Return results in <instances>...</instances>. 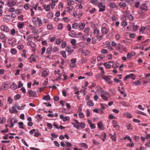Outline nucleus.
Listing matches in <instances>:
<instances>
[{"mask_svg":"<svg viewBox=\"0 0 150 150\" xmlns=\"http://www.w3.org/2000/svg\"><path fill=\"white\" fill-rule=\"evenodd\" d=\"M11 34L12 35H14L15 34V30L14 28H13L11 31Z\"/></svg>","mask_w":150,"mask_h":150,"instance_id":"63","label":"nucleus"},{"mask_svg":"<svg viewBox=\"0 0 150 150\" xmlns=\"http://www.w3.org/2000/svg\"><path fill=\"white\" fill-rule=\"evenodd\" d=\"M47 75V73L46 71H43L42 73V76L43 77H46Z\"/></svg>","mask_w":150,"mask_h":150,"instance_id":"30","label":"nucleus"},{"mask_svg":"<svg viewBox=\"0 0 150 150\" xmlns=\"http://www.w3.org/2000/svg\"><path fill=\"white\" fill-rule=\"evenodd\" d=\"M21 98V95L20 94H17L14 97V99L15 100H17Z\"/></svg>","mask_w":150,"mask_h":150,"instance_id":"38","label":"nucleus"},{"mask_svg":"<svg viewBox=\"0 0 150 150\" xmlns=\"http://www.w3.org/2000/svg\"><path fill=\"white\" fill-rule=\"evenodd\" d=\"M79 126V127H81L82 129L84 128L85 127V125L84 123L82 122L80 123L79 122V124L78 125Z\"/></svg>","mask_w":150,"mask_h":150,"instance_id":"20","label":"nucleus"},{"mask_svg":"<svg viewBox=\"0 0 150 150\" xmlns=\"http://www.w3.org/2000/svg\"><path fill=\"white\" fill-rule=\"evenodd\" d=\"M24 25V24L23 22H22L21 23H18L17 24L18 27L19 29L22 28Z\"/></svg>","mask_w":150,"mask_h":150,"instance_id":"18","label":"nucleus"},{"mask_svg":"<svg viewBox=\"0 0 150 150\" xmlns=\"http://www.w3.org/2000/svg\"><path fill=\"white\" fill-rule=\"evenodd\" d=\"M140 10L145 11L147 10V8L145 4H143L140 6Z\"/></svg>","mask_w":150,"mask_h":150,"instance_id":"6","label":"nucleus"},{"mask_svg":"<svg viewBox=\"0 0 150 150\" xmlns=\"http://www.w3.org/2000/svg\"><path fill=\"white\" fill-rule=\"evenodd\" d=\"M38 19V18H37L36 17H33L32 19V21H33V24L35 25L37 24V21Z\"/></svg>","mask_w":150,"mask_h":150,"instance_id":"22","label":"nucleus"},{"mask_svg":"<svg viewBox=\"0 0 150 150\" xmlns=\"http://www.w3.org/2000/svg\"><path fill=\"white\" fill-rule=\"evenodd\" d=\"M47 17L49 18H51L53 16V14L52 12H49L47 15Z\"/></svg>","mask_w":150,"mask_h":150,"instance_id":"44","label":"nucleus"},{"mask_svg":"<svg viewBox=\"0 0 150 150\" xmlns=\"http://www.w3.org/2000/svg\"><path fill=\"white\" fill-rule=\"evenodd\" d=\"M127 129L128 130L132 129H133V127L130 124H129L127 125Z\"/></svg>","mask_w":150,"mask_h":150,"instance_id":"36","label":"nucleus"},{"mask_svg":"<svg viewBox=\"0 0 150 150\" xmlns=\"http://www.w3.org/2000/svg\"><path fill=\"white\" fill-rule=\"evenodd\" d=\"M121 104L122 105L125 107H128L130 106L129 105L128 103H126L125 101L122 102Z\"/></svg>","mask_w":150,"mask_h":150,"instance_id":"32","label":"nucleus"},{"mask_svg":"<svg viewBox=\"0 0 150 150\" xmlns=\"http://www.w3.org/2000/svg\"><path fill=\"white\" fill-rule=\"evenodd\" d=\"M60 70L58 69L57 71H54V74H57L58 75L61 76V74L60 73Z\"/></svg>","mask_w":150,"mask_h":150,"instance_id":"57","label":"nucleus"},{"mask_svg":"<svg viewBox=\"0 0 150 150\" xmlns=\"http://www.w3.org/2000/svg\"><path fill=\"white\" fill-rule=\"evenodd\" d=\"M85 26V25L84 23H82L79 25V28L80 30H82L84 28Z\"/></svg>","mask_w":150,"mask_h":150,"instance_id":"25","label":"nucleus"},{"mask_svg":"<svg viewBox=\"0 0 150 150\" xmlns=\"http://www.w3.org/2000/svg\"><path fill=\"white\" fill-rule=\"evenodd\" d=\"M76 41L75 39H73L71 41V43L73 46H75L76 45Z\"/></svg>","mask_w":150,"mask_h":150,"instance_id":"46","label":"nucleus"},{"mask_svg":"<svg viewBox=\"0 0 150 150\" xmlns=\"http://www.w3.org/2000/svg\"><path fill=\"white\" fill-rule=\"evenodd\" d=\"M74 121L76 122V124L73 122H72L71 123L73 125L74 127H76L77 129H79V126L78 125L79 124V122L76 120H74Z\"/></svg>","mask_w":150,"mask_h":150,"instance_id":"10","label":"nucleus"},{"mask_svg":"<svg viewBox=\"0 0 150 150\" xmlns=\"http://www.w3.org/2000/svg\"><path fill=\"white\" fill-rule=\"evenodd\" d=\"M121 24L123 26H125L127 25V22L125 21H123L121 23Z\"/></svg>","mask_w":150,"mask_h":150,"instance_id":"54","label":"nucleus"},{"mask_svg":"<svg viewBox=\"0 0 150 150\" xmlns=\"http://www.w3.org/2000/svg\"><path fill=\"white\" fill-rule=\"evenodd\" d=\"M98 7L99 8V11L103 12L105 10V6L103 5L102 2H100L98 4Z\"/></svg>","mask_w":150,"mask_h":150,"instance_id":"1","label":"nucleus"},{"mask_svg":"<svg viewBox=\"0 0 150 150\" xmlns=\"http://www.w3.org/2000/svg\"><path fill=\"white\" fill-rule=\"evenodd\" d=\"M101 31L102 33L104 34H106L108 32V30L106 28L103 27L102 28Z\"/></svg>","mask_w":150,"mask_h":150,"instance_id":"16","label":"nucleus"},{"mask_svg":"<svg viewBox=\"0 0 150 150\" xmlns=\"http://www.w3.org/2000/svg\"><path fill=\"white\" fill-rule=\"evenodd\" d=\"M27 44L28 45H30L32 48L35 47L36 46L32 42H27Z\"/></svg>","mask_w":150,"mask_h":150,"instance_id":"21","label":"nucleus"},{"mask_svg":"<svg viewBox=\"0 0 150 150\" xmlns=\"http://www.w3.org/2000/svg\"><path fill=\"white\" fill-rule=\"evenodd\" d=\"M16 107H15V105L14 106H13L12 107V108L13 109V110L11 111V109H9V111L11 113H17L18 112V111L15 108Z\"/></svg>","mask_w":150,"mask_h":150,"instance_id":"11","label":"nucleus"},{"mask_svg":"<svg viewBox=\"0 0 150 150\" xmlns=\"http://www.w3.org/2000/svg\"><path fill=\"white\" fill-rule=\"evenodd\" d=\"M108 51L105 49H103L101 50V53L103 54L107 53Z\"/></svg>","mask_w":150,"mask_h":150,"instance_id":"58","label":"nucleus"},{"mask_svg":"<svg viewBox=\"0 0 150 150\" xmlns=\"http://www.w3.org/2000/svg\"><path fill=\"white\" fill-rule=\"evenodd\" d=\"M16 2L14 1H8L7 3L8 7H12L14 6Z\"/></svg>","mask_w":150,"mask_h":150,"instance_id":"4","label":"nucleus"},{"mask_svg":"<svg viewBox=\"0 0 150 150\" xmlns=\"http://www.w3.org/2000/svg\"><path fill=\"white\" fill-rule=\"evenodd\" d=\"M86 115L87 117H88L90 116V111L88 109H87L86 111Z\"/></svg>","mask_w":150,"mask_h":150,"instance_id":"56","label":"nucleus"},{"mask_svg":"<svg viewBox=\"0 0 150 150\" xmlns=\"http://www.w3.org/2000/svg\"><path fill=\"white\" fill-rule=\"evenodd\" d=\"M60 54L62 55L64 58H66L67 57L66 52L65 51H62L60 52Z\"/></svg>","mask_w":150,"mask_h":150,"instance_id":"29","label":"nucleus"},{"mask_svg":"<svg viewBox=\"0 0 150 150\" xmlns=\"http://www.w3.org/2000/svg\"><path fill=\"white\" fill-rule=\"evenodd\" d=\"M63 25L62 24V23H60L58 27V30H61L62 28Z\"/></svg>","mask_w":150,"mask_h":150,"instance_id":"64","label":"nucleus"},{"mask_svg":"<svg viewBox=\"0 0 150 150\" xmlns=\"http://www.w3.org/2000/svg\"><path fill=\"white\" fill-rule=\"evenodd\" d=\"M10 122L13 123H16L17 122V121L15 118H12Z\"/></svg>","mask_w":150,"mask_h":150,"instance_id":"49","label":"nucleus"},{"mask_svg":"<svg viewBox=\"0 0 150 150\" xmlns=\"http://www.w3.org/2000/svg\"><path fill=\"white\" fill-rule=\"evenodd\" d=\"M133 56V55L130 53H128L127 55V57L128 59H130Z\"/></svg>","mask_w":150,"mask_h":150,"instance_id":"60","label":"nucleus"},{"mask_svg":"<svg viewBox=\"0 0 150 150\" xmlns=\"http://www.w3.org/2000/svg\"><path fill=\"white\" fill-rule=\"evenodd\" d=\"M145 145L148 147H150V140H149L146 143Z\"/></svg>","mask_w":150,"mask_h":150,"instance_id":"61","label":"nucleus"},{"mask_svg":"<svg viewBox=\"0 0 150 150\" xmlns=\"http://www.w3.org/2000/svg\"><path fill=\"white\" fill-rule=\"evenodd\" d=\"M38 19L37 22L38 23L39 25L40 26L42 24V23L41 21L40 18H38Z\"/></svg>","mask_w":150,"mask_h":150,"instance_id":"50","label":"nucleus"},{"mask_svg":"<svg viewBox=\"0 0 150 150\" xmlns=\"http://www.w3.org/2000/svg\"><path fill=\"white\" fill-rule=\"evenodd\" d=\"M98 128L100 129H101L102 127H103V125L102 123L101 122H98Z\"/></svg>","mask_w":150,"mask_h":150,"instance_id":"31","label":"nucleus"},{"mask_svg":"<svg viewBox=\"0 0 150 150\" xmlns=\"http://www.w3.org/2000/svg\"><path fill=\"white\" fill-rule=\"evenodd\" d=\"M67 4L68 5H69L70 4L73 5L74 4V1H73L68 0Z\"/></svg>","mask_w":150,"mask_h":150,"instance_id":"42","label":"nucleus"},{"mask_svg":"<svg viewBox=\"0 0 150 150\" xmlns=\"http://www.w3.org/2000/svg\"><path fill=\"white\" fill-rule=\"evenodd\" d=\"M101 76L103 79L106 81H110V80L111 78L112 77V76L110 75H101Z\"/></svg>","mask_w":150,"mask_h":150,"instance_id":"5","label":"nucleus"},{"mask_svg":"<svg viewBox=\"0 0 150 150\" xmlns=\"http://www.w3.org/2000/svg\"><path fill=\"white\" fill-rule=\"evenodd\" d=\"M78 26L77 23H73L72 25V28L73 29H76Z\"/></svg>","mask_w":150,"mask_h":150,"instance_id":"45","label":"nucleus"},{"mask_svg":"<svg viewBox=\"0 0 150 150\" xmlns=\"http://www.w3.org/2000/svg\"><path fill=\"white\" fill-rule=\"evenodd\" d=\"M91 3L94 5H97L98 3L97 0H91Z\"/></svg>","mask_w":150,"mask_h":150,"instance_id":"34","label":"nucleus"},{"mask_svg":"<svg viewBox=\"0 0 150 150\" xmlns=\"http://www.w3.org/2000/svg\"><path fill=\"white\" fill-rule=\"evenodd\" d=\"M62 19L64 20V21L66 22H68L69 21V19H68L67 17H65L63 18Z\"/></svg>","mask_w":150,"mask_h":150,"instance_id":"62","label":"nucleus"},{"mask_svg":"<svg viewBox=\"0 0 150 150\" xmlns=\"http://www.w3.org/2000/svg\"><path fill=\"white\" fill-rule=\"evenodd\" d=\"M69 36L72 37H76L77 38H79L78 37H76V33L73 30L70 31L69 32Z\"/></svg>","mask_w":150,"mask_h":150,"instance_id":"8","label":"nucleus"},{"mask_svg":"<svg viewBox=\"0 0 150 150\" xmlns=\"http://www.w3.org/2000/svg\"><path fill=\"white\" fill-rule=\"evenodd\" d=\"M123 116L125 117L130 118L132 117V116L130 113L127 112L123 114Z\"/></svg>","mask_w":150,"mask_h":150,"instance_id":"12","label":"nucleus"},{"mask_svg":"<svg viewBox=\"0 0 150 150\" xmlns=\"http://www.w3.org/2000/svg\"><path fill=\"white\" fill-rule=\"evenodd\" d=\"M47 27L48 30H50L53 28V26L51 24H50L48 25Z\"/></svg>","mask_w":150,"mask_h":150,"instance_id":"48","label":"nucleus"},{"mask_svg":"<svg viewBox=\"0 0 150 150\" xmlns=\"http://www.w3.org/2000/svg\"><path fill=\"white\" fill-rule=\"evenodd\" d=\"M15 12L16 14H18L21 13V10L20 9L15 10Z\"/></svg>","mask_w":150,"mask_h":150,"instance_id":"53","label":"nucleus"},{"mask_svg":"<svg viewBox=\"0 0 150 150\" xmlns=\"http://www.w3.org/2000/svg\"><path fill=\"white\" fill-rule=\"evenodd\" d=\"M115 134H116L115 132H114L113 134L110 133L109 134V136L112 138V139L113 141H115L116 140V138L115 136Z\"/></svg>","mask_w":150,"mask_h":150,"instance_id":"13","label":"nucleus"},{"mask_svg":"<svg viewBox=\"0 0 150 150\" xmlns=\"http://www.w3.org/2000/svg\"><path fill=\"white\" fill-rule=\"evenodd\" d=\"M50 96L48 95L45 96L42 98V99L47 100H50Z\"/></svg>","mask_w":150,"mask_h":150,"instance_id":"28","label":"nucleus"},{"mask_svg":"<svg viewBox=\"0 0 150 150\" xmlns=\"http://www.w3.org/2000/svg\"><path fill=\"white\" fill-rule=\"evenodd\" d=\"M105 57L104 55L101 54L100 55V56L97 58V60L98 61H100L101 60H102V59L104 58Z\"/></svg>","mask_w":150,"mask_h":150,"instance_id":"33","label":"nucleus"},{"mask_svg":"<svg viewBox=\"0 0 150 150\" xmlns=\"http://www.w3.org/2000/svg\"><path fill=\"white\" fill-rule=\"evenodd\" d=\"M42 6L44 7V9H45V10L46 11H48L50 10V5H48L46 6H45V5H43Z\"/></svg>","mask_w":150,"mask_h":150,"instance_id":"19","label":"nucleus"},{"mask_svg":"<svg viewBox=\"0 0 150 150\" xmlns=\"http://www.w3.org/2000/svg\"><path fill=\"white\" fill-rule=\"evenodd\" d=\"M94 33L95 34H96L98 35L99 34V31L97 29V28H96L95 29Z\"/></svg>","mask_w":150,"mask_h":150,"instance_id":"39","label":"nucleus"},{"mask_svg":"<svg viewBox=\"0 0 150 150\" xmlns=\"http://www.w3.org/2000/svg\"><path fill=\"white\" fill-rule=\"evenodd\" d=\"M129 36L131 38H134L136 36V35L135 33H131L129 34Z\"/></svg>","mask_w":150,"mask_h":150,"instance_id":"41","label":"nucleus"},{"mask_svg":"<svg viewBox=\"0 0 150 150\" xmlns=\"http://www.w3.org/2000/svg\"><path fill=\"white\" fill-rule=\"evenodd\" d=\"M66 10L67 12H68L71 10H72L73 9V7L72 6H69L68 7L66 8Z\"/></svg>","mask_w":150,"mask_h":150,"instance_id":"26","label":"nucleus"},{"mask_svg":"<svg viewBox=\"0 0 150 150\" xmlns=\"http://www.w3.org/2000/svg\"><path fill=\"white\" fill-rule=\"evenodd\" d=\"M103 64L105 66L106 68L110 69L111 68V65L110 64L107 63V62L104 63Z\"/></svg>","mask_w":150,"mask_h":150,"instance_id":"27","label":"nucleus"},{"mask_svg":"<svg viewBox=\"0 0 150 150\" xmlns=\"http://www.w3.org/2000/svg\"><path fill=\"white\" fill-rule=\"evenodd\" d=\"M10 15H5V16L3 19V21L5 22L7 21H8L10 20V19L8 18V17H10Z\"/></svg>","mask_w":150,"mask_h":150,"instance_id":"24","label":"nucleus"},{"mask_svg":"<svg viewBox=\"0 0 150 150\" xmlns=\"http://www.w3.org/2000/svg\"><path fill=\"white\" fill-rule=\"evenodd\" d=\"M119 5L121 8H125L126 6V3L123 2H120L119 4Z\"/></svg>","mask_w":150,"mask_h":150,"instance_id":"23","label":"nucleus"},{"mask_svg":"<svg viewBox=\"0 0 150 150\" xmlns=\"http://www.w3.org/2000/svg\"><path fill=\"white\" fill-rule=\"evenodd\" d=\"M66 50L67 52H69L70 54H71L74 51L73 49H71V47L68 46L66 47Z\"/></svg>","mask_w":150,"mask_h":150,"instance_id":"9","label":"nucleus"},{"mask_svg":"<svg viewBox=\"0 0 150 150\" xmlns=\"http://www.w3.org/2000/svg\"><path fill=\"white\" fill-rule=\"evenodd\" d=\"M18 124H19V125H20L19 127L20 128L23 129H24V127L23 126V122H18Z\"/></svg>","mask_w":150,"mask_h":150,"instance_id":"43","label":"nucleus"},{"mask_svg":"<svg viewBox=\"0 0 150 150\" xmlns=\"http://www.w3.org/2000/svg\"><path fill=\"white\" fill-rule=\"evenodd\" d=\"M131 78L133 80H135V76L133 74H130L129 75H127L124 78V80H126L127 79Z\"/></svg>","mask_w":150,"mask_h":150,"instance_id":"2","label":"nucleus"},{"mask_svg":"<svg viewBox=\"0 0 150 150\" xmlns=\"http://www.w3.org/2000/svg\"><path fill=\"white\" fill-rule=\"evenodd\" d=\"M11 53L13 54H15L17 53L16 50L14 49H12L11 50Z\"/></svg>","mask_w":150,"mask_h":150,"instance_id":"37","label":"nucleus"},{"mask_svg":"<svg viewBox=\"0 0 150 150\" xmlns=\"http://www.w3.org/2000/svg\"><path fill=\"white\" fill-rule=\"evenodd\" d=\"M15 9L14 8L11 7L8 10V11L9 12H14L15 11Z\"/></svg>","mask_w":150,"mask_h":150,"instance_id":"52","label":"nucleus"},{"mask_svg":"<svg viewBox=\"0 0 150 150\" xmlns=\"http://www.w3.org/2000/svg\"><path fill=\"white\" fill-rule=\"evenodd\" d=\"M109 6L112 8H114L116 6V4L115 2H113L110 3L109 4Z\"/></svg>","mask_w":150,"mask_h":150,"instance_id":"14","label":"nucleus"},{"mask_svg":"<svg viewBox=\"0 0 150 150\" xmlns=\"http://www.w3.org/2000/svg\"><path fill=\"white\" fill-rule=\"evenodd\" d=\"M87 104L89 106H93L94 105L93 102L91 100H88L87 102Z\"/></svg>","mask_w":150,"mask_h":150,"instance_id":"17","label":"nucleus"},{"mask_svg":"<svg viewBox=\"0 0 150 150\" xmlns=\"http://www.w3.org/2000/svg\"><path fill=\"white\" fill-rule=\"evenodd\" d=\"M6 121V119L5 117L0 118V123L2 124L4 122Z\"/></svg>","mask_w":150,"mask_h":150,"instance_id":"35","label":"nucleus"},{"mask_svg":"<svg viewBox=\"0 0 150 150\" xmlns=\"http://www.w3.org/2000/svg\"><path fill=\"white\" fill-rule=\"evenodd\" d=\"M11 87L13 89L15 90L17 88V86L14 83H13L12 85L11 86Z\"/></svg>","mask_w":150,"mask_h":150,"instance_id":"40","label":"nucleus"},{"mask_svg":"<svg viewBox=\"0 0 150 150\" xmlns=\"http://www.w3.org/2000/svg\"><path fill=\"white\" fill-rule=\"evenodd\" d=\"M47 126L49 129H51L52 128V125L50 123H47Z\"/></svg>","mask_w":150,"mask_h":150,"instance_id":"59","label":"nucleus"},{"mask_svg":"<svg viewBox=\"0 0 150 150\" xmlns=\"http://www.w3.org/2000/svg\"><path fill=\"white\" fill-rule=\"evenodd\" d=\"M79 117L81 119L83 118L84 116L83 113L82 112H79Z\"/></svg>","mask_w":150,"mask_h":150,"instance_id":"55","label":"nucleus"},{"mask_svg":"<svg viewBox=\"0 0 150 150\" xmlns=\"http://www.w3.org/2000/svg\"><path fill=\"white\" fill-rule=\"evenodd\" d=\"M113 126L114 127L118 125V123L117 121L115 120H113L112 121Z\"/></svg>","mask_w":150,"mask_h":150,"instance_id":"47","label":"nucleus"},{"mask_svg":"<svg viewBox=\"0 0 150 150\" xmlns=\"http://www.w3.org/2000/svg\"><path fill=\"white\" fill-rule=\"evenodd\" d=\"M1 29L2 31L8 32L9 31V29L5 25H2L1 27Z\"/></svg>","mask_w":150,"mask_h":150,"instance_id":"7","label":"nucleus"},{"mask_svg":"<svg viewBox=\"0 0 150 150\" xmlns=\"http://www.w3.org/2000/svg\"><path fill=\"white\" fill-rule=\"evenodd\" d=\"M80 144L85 149H87L88 148L87 144L85 143H82L81 144Z\"/></svg>","mask_w":150,"mask_h":150,"instance_id":"51","label":"nucleus"},{"mask_svg":"<svg viewBox=\"0 0 150 150\" xmlns=\"http://www.w3.org/2000/svg\"><path fill=\"white\" fill-rule=\"evenodd\" d=\"M28 93L29 94V96L30 97H36V92L35 91H33L32 90L29 91Z\"/></svg>","mask_w":150,"mask_h":150,"instance_id":"3","label":"nucleus"},{"mask_svg":"<svg viewBox=\"0 0 150 150\" xmlns=\"http://www.w3.org/2000/svg\"><path fill=\"white\" fill-rule=\"evenodd\" d=\"M52 51V47L48 48L47 50L46 53L48 54H50Z\"/></svg>","mask_w":150,"mask_h":150,"instance_id":"15","label":"nucleus"}]
</instances>
